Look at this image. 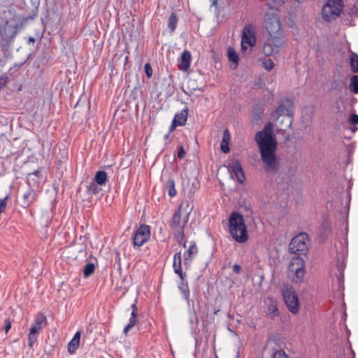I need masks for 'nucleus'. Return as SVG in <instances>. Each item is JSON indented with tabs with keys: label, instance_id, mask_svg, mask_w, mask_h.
Here are the masks:
<instances>
[{
	"label": "nucleus",
	"instance_id": "15",
	"mask_svg": "<svg viewBox=\"0 0 358 358\" xmlns=\"http://www.w3.org/2000/svg\"><path fill=\"white\" fill-rule=\"evenodd\" d=\"M192 55L188 50H184L180 56L178 64L180 70L186 71L189 69L191 64Z\"/></svg>",
	"mask_w": 358,
	"mask_h": 358
},
{
	"label": "nucleus",
	"instance_id": "62",
	"mask_svg": "<svg viewBox=\"0 0 358 358\" xmlns=\"http://www.w3.org/2000/svg\"><path fill=\"white\" fill-rule=\"evenodd\" d=\"M298 1H301V0H297Z\"/></svg>",
	"mask_w": 358,
	"mask_h": 358
},
{
	"label": "nucleus",
	"instance_id": "33",
	"mask_svg": "<svg viewBox=\"0 0 358 358\" xmlns=\"http://www.w3.org/2000/svg\"><path fill=\"white\" fill-rule=\"evenodd\" d=\"M166 187L168 189L169 195L173 197L176 195V190L175 189V181L173 178H169L166 182Z\"/></svg>",
	"mask_w": 358,
	"mask_h": 358
},
{
	"label": "nucleus",
	"instance_id": "55",
	"mask_svg": "<svg viewBox=\"0 0 358 358\" xmlns=\"http://www.w3.org/2000/svg\"><path fill=\"white\" fill-rule=\"evenodd\" d=\"M247 50H248V47L245 45V44H242L241 43V50H242V52H246Z\"/></svg>",
	"mask_w": 358,
	"mask_h": 358
},
{
	"label": "nucleus",
	"instance_id": "5",
	"mask_svg": "<svg viewBox=\"0 0 358 358\" xmlns=\"http://www.w3.org/2000/svg\"><path fill=\"white\" fill-rule=\"evenodd\" d=\"M342 0H328L322 9V18L331 22L338 18L343 9Z\"/></svg>",
	"mask_w": 358,
	"mask_h": 358
},
{
	"label": "nucleus",
	"instance_id": "54",
	"mask_svg": "<svg viewBox=\"0 0 358 358\" xmlns=\"http://www.w3.org/2000/svg\"><path fill=\"white\" fill-rule=\"evenodd\" d=\"M357 10H358V8H357V6H354L350 9V13H351L352 14H355V13L357 12Z\"/></svg>",
	"mask_w": 358,
	"mask_h": 358
},
{
	"label": "nucleus",
	"instance_id": "8",
	"mask_svg": "<svg viewBox=\"0 0 358 358\" xmlns=\"http://www.w3.org/2000/svg\"><path fill=\"white\" fill-rule=\"evenodd\" d=\"M150 238V227L147 224H141L132 236V244L134 248L141 247L148 242Z\"/></svg>",
	"mask_w": 358,
	"mask_h": 358
},
{
	"label": "nucleus",
	"instance_id": "50",
	"mask_svg": "<svg viewBox=\"0 0 358 358\" xmlns=\"http://www.w3.org/2000/svg\"><path fill=\"white\" fill-rule=\"evenodd\" d=\"M241 271V267L240 265L238 264H234L233 266V271L235 273H239Z\"/></svg>",
	"mask_w": 358,
	"mask_h": 358
},
{
	"label": "nucleus",
	"instance_id": "19",
	"mask_svg": "<svg viewBox=\"0 0 358 358\" xmlns=\"http://www.w3.org/2000/svg\"><path fill=\"white\" fill-rule=\"evenodd\" d=\"M198 253V248L195 242H192L187 250L184 253L185 264H187V261H191L193 257Z\"/></svg>",
	"mask_w": 358,
	"mask_h": 358
},
{
	"label": "nucleus",
	"instance_id": "9",
	"mask_svg": "<svg viewBox=\"0 0 358 358\" xmlns=\"http://www.w3.org/2000/svg\"><path fill=\"white\" fill-rule=\"evenodd\" d=\"M289 270L290 272L294 273L293 281L296 283H301L306 273L303 259L299 257L292 259L289 265Z\"/></svg>",
	"mask_w": 358,
	"mask_h": 358
},
{
	"label": "nucleus",
	"instance_id": "6",
	"mask_svg": "<svg viewBox=\"0 0 358 358\" xmlns=\"http://www.w3.org/2000/svg\"><path fill=\"white\" fill-rule=\"evenodd\" d=\"M308 250V236L300 233L292 238L289 245V252L297 255H306Z\"/></svg>",
	"mask_w": 358,
	"mask_h": 358
},
{
	"label": "nucleus",
	"instance_id": "49",
	"mask_svg": "<svg viewBox=\"0 0 358 358\" xmlns=\"http://www.w3.org/2000/svg\"><path fill=\"white\" fill-rule=\"evenodd\" d=\"M177 127H179V125L177 124L176 120H173L171 124L169 127V134H171Z\"/></svg>",
	"mask_w": 358,
	"mask_h": 358
},
{
	"label": "nucleus",
	"instance_id": "51",
	"mask_svg": "<svg viewBox=\"0 0 358 358\" xmlns=\"http://www.w3.org/2000/svg\"><path fill=\"white\" fill-rule=\"evenodd\" d=\"M337 278H338V282L341 284V283H343V280H344V272H339L338 276H337Z\"/></svg>",
	"mask_w": 358,
	"mask_h": 358
},
{
	"label": "nucleus",
	"instance_id": "1",
	"mask_svg": "<svg viewBox=\"0 0 358 358\" xmlns=\"http://www.w3.org/2000/svg\"><path fill=\"white\" fill-rule=\"evenodd\" d=\"M255 140L258 145L265 171L276 173L280 168V161L275 153L278 142L271 122H268L262 131L256 133Z\"/></svg>",
	"mask_w": 358,
	"mask_h": 358
},
{
	"label": "nucleus",
	"instance_id": "27",
	"mask_svg": "<svg viewBox=\"0 0 358 358\" xmlns=\"http://www.w3.org/2000/svg\"><path fill=\"white\" fill-rule=\"evenodd\" d=\"M264 108L261 105L258 104L255 107H254L252 110V115L255 122H257L258 121L262 120Z\"/></svg>",
	"mask_w": 358,
	"mask_h": 358
},
{
	"label": "nucleus",
	"instance_id": "64",
	"mask_svg": "<svg viewBox=\"0 0 358 358\" xmlns=\"http://www.w3.org/2000/svg\"><path fill=\"white\" fill-rule=\"evenodd\" d=\"M357 16H358V14H357Z\"/></svg>",
	"mask_w": 358,
	"mask_h": 358
},
{
	"label": "nucleus",
	"instance_id": "20",
	"mask_svg": "<svg viewBox=\"0 0 358 358\" xmlns=\"http://www.w3.org/2000/svg\"><path fill=\"white\" fill-rule=\"evenodd\" d=\"M267 315L271 318L274 319L275 317L279 315V311L277 307V303L275 300L270 299L269 303L267 307Z\"/></svg>",
	"mask_w": 358,
	"mask_h": 358
},
{
	"label": "nucleus",
	"instance_id": "35",
	"mask_svg": "<svg viewBox=\"0 0 358 358\" xmlns=\"http://www.w3.org/2000/svg\"><path fill=\"white\" fill-rule=\"evenodd\" d=\"M17 29V24H15L14 26H8L7 27L6 31H8V34L6 33V34L7 37L8 38L9 41L13 40V38L15 37V36L16 35Z\"/></svg>",
	"mask_w": 358,
	"mask_h": 358
},
{
	"label": "nucleus",
	"instance_id": "28",
	"mask_svg": "<svg viewBox=\"0 0 358 358\" xmlns=\"http://www.w3.org/2000/svg\"><path fill=\"white\" fill-rule=\"evenodd\" d=\"M175 238L179 244L182 245L184 248H186L187 241L185 238L184 229L180 228L179 230L176 231Z\"/></svg>",
	"mask_w": 358,
	"mask_h": 358
},
{
	"label": "nucleus",
	"instance_id": "34",
	"mask_svg": "<svg viewBox=\"0 0 358 358\" xmlns=\"http://www.w3.org/2000/svg\"><path fill=\"white\" fill-rule=\"evenodd\" d=\"M350 90L355 94H358V76H352L349 85Z\"/></svg>",
	"mask_w": 358,
	"mask_h": 358
},
{
	"label": "nucleus",
	"instance_id": "11",
	"mask_svg": "<svg viewBox=\"0 0 358 358\" xmlns=\"http://www.w3.org/2000/svg\"><path fill=\"white\" fill-rule=\"evenodd\" d=\"M241 43L247 44L250 47L255 45V30L252 24H248L244 27L241 36Z\"/></svg>",
	"mask_w": 358,
	"mask_h": 358
},
{
	"label": "nucleus",
	"instance_id": "59",
	"mask_svg": "<svg viewBox=\"0 0 358 358\" xmlns=\"http://www.w3.org/2000/svg\"><path fill=\"white\" fill-rule=\"evenodd\" d=\"M331 88H332V89H336H336H338L336 86H335V87L334 86V84H333V83L331 84Z\"/></svg>",
	"mask_w": 358,
	"mask_h": 358
},
{
	"label": "nucleus",
	"instance_id": "25",
	"mask_svg": "<svg viewBox=\"0 0 358 358\" xmlns=\"http://www.w3.org/2000/svg\"><path fill=\"white\" fill-rule=\"evenodd\" d=\"M227 55L229 60L232 62L234 64V66L233 69H236L238 66L239 57L237 52L234 50V49L231 47H229L227 49Z\"/></svg>",
	"mask_w": 358,
	"mask_h": 358
},
{
	"label": "nucleus",
	"instance_id": "37",
	"mask_svg": "<svg viewBox=\"0 0 358 358\" xmlns=\"http://www.w3.org/2000/svg\"><path fill=\"white\" fill-rule=\"evenodd\" d=\"M262 64L264 68L267 71H271L274 66V63L273 60L269 58H266L264 61L262 62Z\"/></svg>",
	"mask_w": 358,
	"mask_h": 358
},
{
	"label": "nucleus",
	"instance_id": "14",
	"mask_svg": "<svg viewBox=\"0 0 358 358\" xmlns=\"http://www.w3.org/2000/svg\"><path fill=\"white\" fill-rule=\"evenodd\" d=\"M284 41H280L279 45H275V43L273 41V38H268L267 43L264 44L262 47L263 53L266 56H271L274 52H278V49L282 46Z\"/></svg>",
	"mask_w": 358,
	"mask_h": 358
},
{
	"label": "nucleus",
	"instance_id": "23",
	"mask_svg": "<svg viewBox=\"0 0 358 358\" xmlns=\"http://www.w3.org/2000/svg\"><path fill=\"white\" fill-rule=\"evenodd\" d=\"M108 180V176L105 171H98L96 172L93 180L100 186L104 185Z\"/></svg>",
	"mask_w": 358,
	"mask_h": 358
},
{
	"label": "nucleus",
	"instance_id": "44",
	"mask_svg": "<svg viewBox=\"0 0 358 358\" xmlns=\"http://www.w3.org/2000/svg\"><path fill=\"white\" fill-rule=\"evenodd\" d=\"M336 267L338 272H344L345 264L343 261L338 260Z\"/></svg>",
	"mask_w": 358,
	"mask_h": 358
},
{
	"label": "nucleus",
	"instance_id": "60",
	"mask_svg": "<svg viewBox=\"0 0 358 358\" xmlns=\"http://www.w3.org/2000/svg\"><path fill=\"white\" fill-rule=\"evenodd\" d=\"M127 60H128V57L127 56V57H125V61L127 62Z\"/></svg>",
	"mask_w": 358,
	"mask_h": 358
},
{
	"label": "nucleus",
	"instance_id": "21",
	"mask_svg": "<svg viewBox=\"0 0 358 358\" xmlns=\"http://www.w3.org/2000/svg\"><path fill=\"white\" fill-rule=\"evenodd\" d=\"M188 115V107L183 108L179 113H176L173 120H176L179 126H184L186 124Z\"/></svg>",
	"mask_w": 358,
	"mask_h": 358
},
{
	"label": "nucleus",
	"instance_id": "17",
	"mask_svg": "<svg viewBox=\"0 0 358 358\" xmlns=\"http://www.w3.org/2000/svg\"><path fill=\"white\" fill-rule=\"evenodd\" d=\"M80 336H81V331H77L73 338L69 341L68 343V352L73 355L76 352L77 349L79 347L80 341Z\"/></svg>",
	"mask_w": 358,
	"mask_h": 358
},
{
	"label": "nucleus",
	"instance_id": "31",
	"mask_svg": "<svg viewBox=\"0 0 358 358\" xmlns=\"http://www.w3.org/2000/svg\"><path fill=\"white\" fill-rule=\"evenodd\" d=\"M99 184L92 180L89 185L87 186V192L88 194H97L101 190V188L99 187Z\"/></svg>",
	"mask_w": 358,
	"mask_h": 358
},
{
	"label": "nucleus",
	"instance_id": "48",
	"mask_svg": "<svg viewBox=\"0 0 358 358\" xmlns=\"http://www.w3.org/2000/svg\"><path fill=\"white\" fill-rule=\"evenodd\" d=\"M11 326H12V323H11L10 320L6 319L5 320V327H4V330H5L6 334H7L8 332V331L10 329Z\"/></svg>",
	"mask_w": 358,
	"mask_h": 358
},
{
	"label": "nucleus",
	"instance_id": "41",
	"mask_svg": "<svg viewBox=\"0 0 358 358\" xmlns=\"http://www.w3.org/2000/svg\"><path fill=\"white\" fill-rule=\"evenodd\" d=\"M273 358H289L283 350H277L274 354Z\"/></svg>",
	"mask_w": 358,
	"mask_h": 358
},
{
	"label": "nucleus",
	"instance_id": "47",
	"mask_svg": "<svg viewBox=\"0 0 358 358\" xmlns=\"http://www.w3.org/2000/svg\"><path fill=\"white\" fill-rule=\"evenodd\" d=\"M185 151L184 150V148L182 145H180V147L178 148V157L180 159H182L185 157Z\"/></svg>",
	"mask_w": 358,
	"mask_h": 358
},
{
	"label": "nucleus",
	"instance_id": "43",
	"mask_svg": "<svg viewBox=\"0 0 358 358\" xmlns=\"http://www.w3.org/2000/svg\"><path fill=\"white\" fill-rule=\"evenodd\" d=\"M349 121L353 125H356L358 124V115L355 113H352L350 115Z\"/></svg>",
	"mask_w": 358,
	"mask_h": 358
},
{
	"label": "nucleus",
	"instance_id": "24",
	"mask_svg": "<svg viewBox=\"0 0 358 358\" xmlns=\"http://www.w3.org/2000/svg\"><path fill=\"white\" fill-rule=\"evenodd\" d=\"M178 19L175 13H172L168 19V27L171 34H173L177 27Z\"/></svg>",
	"mask_w": 358,
	"mask_h": 358
},
{
	"label": "nucleus",
	"instance_id": "36",
	"mask_svg": "<svg viewBox=\"0 0 358 358\" xmlns=\"http://www.w3.org/2000/svg\"><path fill=\"white\" fill-rule=\"evenodd\" d=\"M38 333L37 332H31L29 331V334L28 337V345L29 348H33L34 343L37 341Z\"/></svg>",
	"mask_w": 358,
	"mask_h": 358
},
{
	"label": "nucleus",
	"instance_id": "45",
	"mask_svg": "<svg viewBox=\"0 0 358 358\" xmlns=\"http://www.w3.org/2000/svg\"><path fill=\"white\" fill-rule=\"evenodd\" d=\"M8 83V77L5 75L0 76V90L4 87Z\"/></svg>",
	"mask_w": 358,
	"mask_h": 358
},
{
	"label": "nucleus",
	"instance_id": "40",
	"mask_svg": "<svg viewBox=\"0 0 358 358\" xmlns=\"http://www.w3.org/2000/svg\"><path fill=\"white\" fill-rule=\"evenodd\" d=\"M8 199V196H5L3 199H0V214L2 213L5 210L7 206Z\"/></svg>",
	"mask_w": 358,
	"mask_h": 358
},
{
	"label": "nucleus",
	"instance_id": "32",
	"mask_svg": "<svg viewBox=\"0 0 358 358\" xmlns=\"http://www.w3.org/2000/svg\"><path fill=\"white\" fill-rule=\"evenodd\" d=\"M95 270V266L94 263L88 262L83 268L84 278H87L92 275Z\"/></svg>",
	"mask_w": 358,
	"mask_h": 358
},
{
	"label": "nucleus",
	"instance_id": "2",
	"mask_svg": "<svg viewBox=\"0 0 358 358\" xmlns=\"http://www.w3.org/2000/svg\"><path fill=\"white\" fill-rule=\"evenodd\" d=\"M229 227L231 237L238 243H243L248 240V234L243 216L233 212L229 218Z\"/></svg>",
	"mask_w": 358,
	"mask_h": 358
},
{
	"label": "nucleus",
	"instance_id": "38",
	"mask_svg": "<svg viewBox=\"0 0 358 358\" xmlns=\"http://www.w3.org/2000/svg\"><path fill=\"white\" fill-rule=\"evenodd\" d=\"M41 173L38 170L34 171L32 173H30L27 175V184L29 186H31V179L32 177H36L37 179H39Z\"/></svg>",
	"mask_w": 358,
	"mask_h": 358
},
{
	"label": "nucleus",
	"instance_id": "12",
	"mask_svg": "<svg viewBox=\"0 0 358 358\" xmlns=\"http://www.w3.org/2000/svg\"><path fill=\"white\" fill-rule=\"evenodd\" d=\"M182 205V203L180 205L178 210L176 213H174L171 218L170 227L173 230H174V231L179 230L180 228L184 229V227L189 219V213H186L185 217L183 218V224H181V209Z\"/></svg>",
	"mask_w": 358,
	"mask_h": 358
},
{
	"label": "nucleus",
	"instance_id": "29",
	"mask_svg": "<svg viewBox=\"0 0 358 358\" xmlns=\"http://www.w3.org/2000/svg\"><path fill=\"white\" fill-rule=\"evenodd\" d=\"M137 315L135 313H131V317L129 318V323L125 326L123 330V334L127 336L129 330L133 328L137 322L136 320Z\"/></svg>",
	"mask_w": 358,
	"mask_h": 358
},
{
	"label": "nucleus",
	"instance_id": "53",
	"mask_svg": "<svg viewBox=\"0 0 358 358\" xmlns=\"http://www.w3.org/2000/svg\"><path fill=\"white\" fill-rule=\"evenodd\" d=\"M38 182V179H37L36 177L31 178V186H34Z\"/></svg>",
	"mask_w": 358,
	"mask_h": 358
},
{
	"label": "nucleus",
	"instance_id": "3",
	"mask_svg": "<svg viewBox=\"0 0 358 358\" xmlns=\"http://www.w3.org/2000/svg\"><path fill=\"white\" fill-rule=\"evenodd\" d=\"M264 26L269 35V38H273L275 45H279L284 36L278 15L275 12L266 13Z\"/></svg>",
	"mask_w": 358,
	"mask_h": 358
},
{
	"label": "nucleus",
	"instance_id": "18",
	"mask_svg": "<svg viewBox=\"0 0 358 358\" xmlns=\"http://www.w3.org/2000/svg\"><path fill=\"white\" fill-rule=\"evenodd\" d=\"M46 322V317L43 313L38 314L31 324L30 330L31 332H37L42 329V325Z\"/></svg>",
	"mask_w": 358,
	"mask_h": 358
},
{
	"label": "nucleus",
	"instance_id": "58",
	"mask_svg": "<svg viewBox=\"0 0 358 358\" xmlns=\"http://www.w3.org/2000/svg\"><path fill=\"white\" fill-rule=\"evenodd\" d=\"M170 134H169V132H168L166 134H165V135H164V139L165 141H166V140H167V139H169V136H170Z\"/></svg>",
	"mask_w": 358,
	"mask_h": 358
},
{
	"label": "nucleus",
	"instance_id": "46",
	"mask_svg": "<svg viewBox=\"0 0 358 358\" xmlns=\"http://www.w3.org/2000/svg\"><path fill=\"white\" fill-rule=\"evenodd\" d=\"M189 87L192 92H195L196 90H201V87H199L198 86H195L194 85V80H190L188 82Z\"/></svg>",
	"mask_w": 358,
	"mask_h": 358
},
{
	"label": "nucleus",
	"instance_id": "16",
	"mask_svg": "<svg viewBox=\"0 0 358 358\" xmlns=\"http://www.w3.org/2000/svg\"><path fill=\"white\" fill-rule=\"evenodd\" d=\"M231 171L235 174L236 178L239 183H243L245 179V173L243 169L238 162V160H236L232 162L231 165Z\"/></svg>",
	"mask_w": 358,
	"mask_h": 358
},
{
	"label": "nucleus",
	"instance_id": "22",
	"mask_svg": "<svg viewBox=\"0 0 358 358\" xmlns=\"http://www.w3.org/2000/svg\"><path fill=\"white\" fill-rule=\"evenodd\" d=\"M230 134L228 129H225L223 133V136L221 142V150L224 153H228L229 152V143Z\"/></svg>",
	"mask_w": 358,
	"mask_h": 358
},
{
	"label": "nucleus",
	"instance_id": "7",
	"mask_svg": "<svg viewBox=\"0 0 358 358\" xmlns=\"http://www.w3.org/2000/svg\"><path fill=\"white\" fill-rule=\"evenodd\" d=\"M282 296L289 310L293 314L298 313L299 301L294 289L292 286H286L282 289Z\"/></svg>",
	"mask_w": 358,
	"mask_h": 358
},
{
	"label": "nucleus",
	"instance_id": "42",
	"mask_svg": "<svg viewBox=\"0 0 358 358\" xmlns=\"http://www.w3.org/2000/svg\"><path fill=\"white\" fill-rule=\"evenodd\" d=\"M322 229L324 231V235L327 236L328 234H330V232H331V226H330L329 223H328L327 222H323V224L322 225Z\"/></svg>",
	"mask_w": 358,
	"mask_h": 358
},
{
	"label": "nucleus",
	"instance_id": "10",
	"mask_svg": "<svg viewBox=\"0 0 358 358\" xmlns=\"http://www.w3.org/2000/svg\"><path fill=\"white\" fill-rule=\"evenodd\" d=\"M292 102L287 99L281 101L276 109L272 113L271 116L277 120L282 115H287L288 117H292Z\"/></svg>",
	"mask_w": 358,
	"mask_h": 358
},
{
	"label": "nucleus",
	"instance_id": "4",
	"mask_svg": "<svg viewBox=\"0 0 358 358\" xmlns=\"http://www.w3.org/2000/svg\"><path fill=\"white\" fill-rule=\"evenodd\" d=\"M173 268L174 272L178 275L180 282L178 283V289L182 294L185 299L189 303V289L188 282L185 280L186 274L182 273V257L181 252H178L173 255Z\"/></svg>",
	"mask_w": 358,
	"mask_h": 358
},
{
	"label": "nucleus",
	"instance_id": "63",
	"mask_svg": "<svg viewBox=\"0 0 358 358\" xmlns=\"http://www.w3.org/2000/svg\"><path fill=\"white\" fill-rule=\"evenodd\" d=\"M216 358H218L217 357Z\"/></svg>",
	"mask_w": 358,
	"mask_h": 358
},
{
	"label": "nucleus",
	"instance_id": "57",
	"mask_svg": "<svg viewBox=\"0 0 358 358\" xmlns=\"http://www.w3.org/2000/svg\"><path fill=\"white\" fill-rule=\"evenodd\" d=\"M211 1V6H216L217 3V0H210Z\"/></svg>",
	"mask_w": 358,
	"mask_h": 358
},
{
	"label": "nucleus",
	"instance_id": "56",
	"mask_svg": "<svg viewBox=\"0 0 358 358\" xmlns=\"http://www.w3.org/2000/svg\"><path fill=\"white\" fill-rule=\"evenodd\" d=\"M35 42V38L32 36L29 37V39H28V44H31V43H34Z\"/></svg>",
	"mask_w": 358,
	"mask_h": 358
},
{
	"label": "nucleus",
	"instance_id": "26",
	"mask_svg": "<svg viewBox=\"0 0 358 358\" xmlns=\"http://www.w3.org/2000/svg\"><path fill=\"white\" fill-rule=\"evenodd\" d=\"M350 70L352 73L358 72V55L351 52L350 56Z\"/></svg>",
	"mask_w": 358,
	"mask_h": 358
},
{
	"label": "nucleus",
	"instance_id": "30",
	"mask_svg": "<svg viewBox=\"0 0 358 358\" xmlns=\"http://www.w3.org/2000/svg\"><path fill=\"white\" fill-rule=\"evenodd\" d=\"M283 3L282 0H268L266 5L270 10L269 12H275L278 9V7L280 6Z\"/></svg>",
	"mask_w": 358,
	"mask_h": 358
},
{
	"label": "nucleus",
	"instance_id": "39",
	"mask_svg": "<svg viewBox=\"0 0 358 358\" xmlns=\"http://www.w3.org/2000/svg\"><path fill=\"white\" fill-rule=\"evenodd\" d=\"M145 73L148 78H151L152 76V68L150 63H146L144 66Z\"/></svg>",
	"mask_w": 358,
	"mask_h": 358
},
{
	"label": "nucleus",
	"instance_id": "13",
	"mask_svg": "<svg viewBox=\"0 0 358 358\" xmlns=\"http://www.w3.org/2000/svg\"><path fill=\"white\" fill-rule=\"evenodd\" d=\"M37 197V192L31 187V186H29L27 190L22 195L21 206L23 208L29 207L36 200Z\"/></svg>",
	"mask_w": 358,
	"mask_h": 358
},
{
	"label": "nucleus",
	"instance_id": "61",
	"mask_svg": "<svg viewBox=\"0 0 358 358\" xmlns=\"http://www.w3.org/2000/svg\"><path fill=\"white\" fill-rule=\"evenodd\" d=\"M357 129V127H355V129H353V131H356Z\"/></svg>",
	"mask_w": 358,
	"mask_h": 358
},
{
	"label": "nucleus",
	"instance_id": "52",
	"mask_svg": "<svg viewBox=\"0 0 358 358\" xmlns=\"http://www.w3.org/2000/svg\"><path fill=\"white\" fill-rule=\"evenodd\" d=\"M131 308L132 309L131 313H135V315H137L138 308L136 303H132Z\"/></svg>",
	"mask_w": 358,
	"mask_h": 358
}]
</instances>
